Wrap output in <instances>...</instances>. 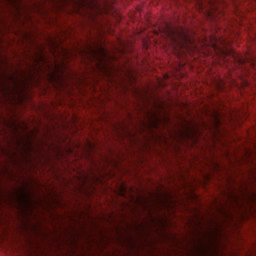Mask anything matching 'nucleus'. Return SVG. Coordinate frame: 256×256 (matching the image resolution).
<instances>
[{
  "label": "nucleus",
  "instance_id": "1",
  "mask_svg": "<svg viewBox=\"0 0 256 256\" xmlns=\"http://www.w3.org/2000/svg\"><path fill=\"white\" fill-rule=\"evenodd\" d=\"M166 35L175 45H181V41H189V36L185 31H179L175 28H171L170 26H167Z\"/></svg>",
  "mask_w": 256,
  "mask_h": 256
},
{
  "label": "nucleus",
  "instance_id": "2",
  "mask_svg": "<svg viewBox=\"0 0 256 256\" xmlns=\"http://www.w3.org/2000/svg\"><path fill=\"white\" fill-rule=\"evenodd\" d=\"M210 117L212 119H221L222 116L219 112L214 110L213 112L210 113Z\"/></svg>",
  "mask_w": 256,
  "mask_h": 256
},
{
  "label": "nucleus",
  "instance_id": "3",
  "mask_svg": "<svg viewBox=\"0 0 256 256\" xmlns=\"http://www.w3.org/2000/svg\"><path fill=\"white\" fill-rule=\"evenodd\" d=\"M150 118H152V119H159V116H157V114H152V115L150 116Z\"/></svg>",
  "mask_w": 256,
  "mask_h": 256
},
{
  "label": "nucleus",
  "instance_id": "4",
  "mask_svg": "<svg viewBox=\"0 0 256 256\" xmlns=\"http://www.w3.org/2000/svg\"><path fill=\"white\" fill-rule=\"evenodd\" d=\"M4 91H5V93H9V91H11V90H9V87H5Z\"/></svg>",
  "mask_w": 256,
  "mask_h": 256
},
{
  "label": "nucleus",
  "instance_id": "5",
  "mask_svg": "<svg viewBox=\"0 0 256 256\" xmlns=\"http://www.w3.org/2000/svg\"><path fill=\"white\" fill-rule=\"evenodd\" d=\"M31 149H33V148L31 147V144H28L27 150H28V151H31Z\"/></svg>",
  "mask_w": 256,
  "mask_h": 256
},
{
  "label": "nucleus",
  "instance_id": "6",
  "mask_svg": "<svg viewBox=\"0 0 256 256\" xmlns=\"http://www.w3.org/2000/svg\"><path fill=\"white\" fill-rule=\"evenodd\" d=\"M17 145H21V140H16Z\"/></svg>",
  "mask_w": 256,
  "mask_h": 256
},
{
  "label": "nucleus",
  "instance_id": "7",
  "mask_svg": "<svg viewBox=\"0 0 256 256\" xmlns=\"http://www.w3.org/2000/svg\"><path fill=\"white\" fill-rule=\"evenodd\" d=\"M10 79H11L12 81H15V78H14L13 76H10Z\"/></svg>",
  "mask_w": 256,
  "mask_h": 256
},
{
  "label": "nucleus",
  "instance_id": "8",
  "mask_svg": "<svg viewBox=\"0 0 256 256\" xmlns=\"http://www.w3.org/2000/svg\"><path fill=\"white\" fill-rule=\"evenodd\" d=\"M235 201H237V196H234Z\"/></svg>",
  "mask_w": 256,
  "mask_h": 256
},
{
  "label": "nucleus",
  "instance_id": "9",
  "mask_svg": "<svg viewBox=\"0 0 256 256\" xmlns=\"http://www.w3.org/2000/svg\"><path fill=\"white\" fill-rule=\"evenodd\" d=\"M22 157H25V154L22 152Z\"/></svg>",
  "mask_w": 256,
  "mask_h": 256
},
{
  "label": "nucleus",
  "instance_id": "10",
  "mask_svg": "<svg viewBox=\"0 0 256 256\" xmlns=\"http://www.w3.org/2000/svg\"><path fill=\"white\" fill-rule=\"evenodd\" d=\"M23 151H27L25 148H22Z\"/></svg>",
  "mask_w": 256,
  "mask_h": 256
},
{
  "label": "nucleus",
  "instance_id": "11",
  "mask_svg": "<svg viewBox=\"0 0 256 256\" xmlns=\"http://www.w3.org/2000/svg\"><path fill=\"white\" fill-rule=\"evenodd\" d=\"M143 207L146 208L147 206H145V204H143Z\"/></svg>",
  "mask_w": 256,
  "mask_h": 256
},
{
  "label": "nucleus",
  "instance_id": "12",
  "mask_svg": "<svg viewBox=\"0 0 256 256\" xmlns=\"http://www.w3.org/2000/svg\"><path fill=\"white\" fill-rule=\"evenodd\" d=\"M202 251H203V253H207V252H205V250H203V249H202Z\"/></svg>",
  "mask_w": 256,
  "mask_h": 256
},
{
  "label": "nucleus",
  "instance_id": "13",
  "mask_svg": "<svg viewBox=\"0 0 256 256\" xmlns=\"http://www.w3.org/2000/svg\"><path fill=\"white\" fill-rule=\"evenodd\" d=\"M24 197H29V196L24 195Z\"/></svg>",
  "mask_w": 256,
  "mask_h": 256
}]
</instances>
